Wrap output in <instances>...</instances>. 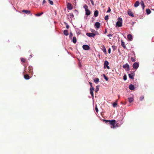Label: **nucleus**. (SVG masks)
I'll list each match as a JSON object with an SVG mask.
<instances>
[{"label": "nucleus", "instance_id": "a878e982", "mask_svg": "<svg viewBox=\"0 0 154 154\" xmlns=\"http://www.w3.org/2000/svg\"><path fill=\"white\" fill-rule=\"evenodd\" d=\"M146 11L147 14H149L151 13V11L149 9H147L146 10Z\"/></svg>", "mask_w": 154, "mask_h": 154}, {"label": "nucleus", "instance_id": "aec40b11", "mask_svg": "<svg viewBox=\"0 0 154 154\" xmlns=\"http://www.w3.org/2000/svg\"><path fill=\"white\" fill-rule=\"evenodd\" d=\"M133 100L134 99L132 97H130L128 98V101L130 103L132 102L133 101Z\"/></svg>", "mask_w": 154, "mask_h": 154}, {"label": "nucleus", "instance_id": "3c124183", "mask_svg": "<svg viewBox=\"0 0 154 154\" xmlns=\"http://www.w3.org/2000/svg\"><path fill=\"white\" fill-rule=\"evenodd\" d=\"M96 89H97V91H98V90L99 89H98V88H96Z\"/></svg>", "mask_w": 154, "mask_h": 154}, {"label": "nucleus", "instance_id": "4c0bfd02", "mask_svg": "<svg viewBox=\"0 0 154 154\" xmlns=\"http://www.w3.org/2000/svg\"><path fill=\"white\" fill-rule=\"evenodd\" d=\"M21 60L22 62H25V59L23 58H21Z\"/></svg>", "mask_w": 154, "mask_h": 154}, {"label": "nucleus", "instance_id": "f03ea898", "mask_svg": "<svg viewBox=\"0 0 154 154\" xmlns=\"http://www.w3.org/2000/svg\"><path fill=\"white\" fill-rule=\"evenodd\" d=\"M107 121L109 122V123L110 125V127L111 128H114L116 127V126L115 125L116 122L115 120H112L111 121L109 120Z\"/></svg>", "mask_w": 154, "mask_h": 154}, {"label": "nucleus", "instance_id": "c9c22d12", "mask_svg": "<svg viewBox=\"0 0 154 154\" xmlns=\"http://www.w3.org/2000/svg\"><path fill=\"white\" fill-rule=\"evenodd\" d=\"M123 79L125 81L127 79V76H126L125 75L124 76H123Z\"/></svg>", "mask_w": 154, "mask_h": 154}, {"label": "nucleus", "instance_id": "ddd939ff", "mask_svg": "<svg viewBox=\"0 0 154 154\" xmlns=\"http://www.w3.org/2000/svg\"><path fill=\"white\" fill-rule=\"evenodd\" d=\"M128 14L130 16H131L132 17H134L133 13L130 11H128Z\"/></svg>", "mask_w": 154, "mask_h": 154}, {"label": "nucleus", "instance_id": "b1692460", "mask_svg": "<svg viewBox=\"0 0 154 154\" xmlns=\"http://www.w3.org/2000/svg\"><path fill=\"white\" fill-rule=\"evenodd\" d=\"M22 12L26 13V14H30V12L29 11L27 10H23L22 11Z\"/></svg>", "mask_w": 154, "mask_h": 154}, {"label": "nucleus", "instance_id": "37998d69", "mask_svg": "<svg viewBox=\"0 0 154 154\" xmlns=\"http://www.w3.org/2000/svg\"><path fill=\"white\" fill-rule=\"evenodd\" d=\"M90 0L91 1V2L92 4L93 5H94V2L93 0Z\"/></svg>", "mask_w": 154, "mask_h": 154}, {"label": "nucleus", "instance_id": "7c9ffc66", "mask_svg": "<svg viewBox=\"0 0 154 154\" xmlns=\"http://www.w3.org/2000/svg\"><path fill=\"white\" fill-rule=\"evenodd\" d=\"M73 36V34L72 32L70 33L69 35V37L71 39H72V37Z\"/></svg>", "mask_w": 154, "mask_h": 154}, {"label": "nucleus", "instance_id": "39448f33", "mask_svg": "<svg viewBox=\"0 0 154 154\" xmlns=\"http://www.w3.org/2000/svg\"><path fill=\"white\" fill-rule=\"evenodd\" d=\"M109 62L107 60H105L104 63V68H107L108 69H110L109 67L108 66Z\"/></svg>", "mask_w": 154, "mask_h": 154}, {"label": "nucleus", "instance_id": "2eb2a0df", "mask_svg": "<svg viewBox=\"0 0 154 154\" xmlns=\"http://www.w3.org/2000/svg\"><path fill=\"white\" fill-rule=\"evenodd\" d=\"M28 72L31 73L32 74V73L33 72L32 71V68L31 66H29L28 67Z\"/></svg>", "mask_w": 154, "mask_h": 154}, {"label": "nucleus", "instance_id": "4be33fe9", "mask_svg": "<svg viewBox=\"0 0 154 154\" xmlns=\"http://www.w3.org/2000/svg\"><path fill=\"white\" fill-rule=\"evenodd\" d=\"M24 78L26 79H29L30 77L28 75H24Z\"/></svg>", "mask_w": 154, "mask_h": 154}, {"label": "nucleus", "instance_id": "ea45409f", "mask_svg": "<svg viewBox=\"0 0 154 154\" xmlns=\"http://www.w3.org/2000/svg\"><path fill=\"white\" fill-rule=\"evenodd\" d=\"M131 60L132 62H134L135 61V59L133 57H131Z\"/></svg>", "mask_w": 154, "mask_h": 154}, {"label": "nucleus", "instance_id": "2f4dec72", "mask_svg": "<svg viewBox=\"0 0 154 154\" xmlns=\"http://www.w3.org/2000/svg\"><path fill=\"white\" fill-rule=\"evenodd\" d=\"M48 1H49V2L50 4L51 5H53V2L52 1H51V0H48Z\"/></svg>", "mask_w": 154, "mask_h": 154}, {"label": "nucleus", "instance_id": "423d86ee", "mask_svg": "<svg viewBox=\"0 0 154 154\" xmlns=\"http://www.w3.org/2000/svg\"><path fill=\"white\" fill-rule=\"evenodd\" d=\"M100 23L97 22L95 23L94 26L95 29L97 30L100 28Z\"/></svg>", "mask_w": 154, "mask_h": 154}, {"label": "nucleus", "instance_id": "a18cd8bd", "mask_svg": "<svg viewBox=\"0 0 154 154\" xmlns=\"http://www.w3.org/2000/svg\"><path fill=\"white\" fill-rule=\"evenodd\" d=\"M112 35L111 34H109L107 35V36H108L109 37H112Z\"/></svg>", "mask_w": 154, "mask_h": 154}, {"label": "nucleus", "instance_id": "9d476101", "mask_svg": "<svg viewBox=\"0 0 154 154\" xmlns=\"http://www.w3.org/2000/svg\"><path fill=\"white\" fill-rule=\"evenodd\" d=\"M94 88L93 87H91L90 88V93L92 97H94V93H93V91L94 90Z\"/></svg>", "mask_w": 154, "mask_h": 154}, {"label": "nucleus", "instance_id": "4468645a", "mask_svg": "<svg viewBox=\"0 0 154 154\" xmlns=\"http://www.w3.org/2000/svg\"><path fill=\"white\" fill-rule=\"evenodd\" d=\"M68 18H71L72 19L74 17V15L72 13H70L68 15Z\"/></svg>", "mask_w": 154, "mask_h": 154}, {"label": "nucleus", "instance_id": "6ab92c4d", "mask_svg": "<svg viewBox=\"0 0 154 154\" xmlns=\"http://www.w3.org/2000/svg\"><path fill=\"white\" fill-rule=\"evenodd\" d=\"M94 15L95 17H97L98 15V11L97 10L95 11L94 12Z\"/></svg>", "mask_w": 154, "mask_h": 154}, {"label": "nucleus", "instance_id": "e433bc0d", "mask_svg": "<svg viewBox=\"0 0 154 154\" xmlns=\"http://www.w3.org/2000/svg\"><path fill=\"white\" fill-rule=\"evenodd\" d=\"M103 76L104 77V79L108 81V78L105 76L104 74H103Z\"/></svg>", "mask_w": 154, "mask_h": 154}, {"label": "nucleus", "instance_id": "393cba45", "mask_svg": "<svg viewBox=\"0 0 154 154\" xmlns=\"http://www.w3.org/2000/svg\"><path fill=\"white\" fill-rule=\"evenodd\" d=\"M129 77L131 79H134V75L133 74H130L128 75Z\"/></svg>", "mask_w": 154, "mask_h": 154}, {"label": "nucleus", "instance_id": "7ed1b4c3", "mask_svg": "<svg viewBox=\"0 0 154 154\" xmlns=\"http://www.w3.org/2000/svg\"><path fill=\"white\" fill-rule=\"evenodd\" d=\"M83 7L85 9L86 14L87 16L90 15L91 14V12L88 10V6L86 5H84Z\"/></svg>", "mask_w": 154, "mask_h": 154}, {"label": "nucleus", "instance_id": "c03bdc74", "mask_svg": "<svg viewBox=\"0 0 154 154\" xmlns=\"http://www.w3.org/2000/svg\"><path fill=\"white\" fill-rule=\"evenodd\" d=\"M108 53L109 54H110V52H111V49L110 48H109L108 50Z\"/></svg>", "mask_w": 154, "mask_h": 154}, {"label": "nucleus", "instance_id": "09e8293b", "mask_svg": "<svg viewBox=\"0 0 154 154\" xmlns=\"http://www.w3.org/2000/svg\"><path fill=\"white\" fill-rule=\"evenodd\" d=\"M92 32H95V31L94 30H92L91 31Z\"/></svg>", "mask_w": 154, "mask_h": 154}, {"label": "nucleus", "instance_id": "de8ad7c7", "mask_svg": "<svg viewBox=\"0 0 154 154\" xmlns=\"http://www.w3.org/2000/svg\"><path fill=\"white\" fill-rule=\"evenodd\" d=\"M89 83L90 84V85L91 87H93V86H92V83H91V82H90Z\"/></svg>", "mask_w": 154, "mask_h": 154}, {"label": "nucleus", "instance_id": "72a5a7b5", "mask_svg": "<svg viewBox=\"0 0 154 154\" xmlns=\"http://www.w3.org/2000/svg\"><path fill=\"white\" fill-rule=\"evenodd\" d=\"M144 97L143 96H142L140 97V101H142L144 99Z\"/></svg>", "mask_w": 154, "mask_h": 154}, {"label": "nucleus", "instance_id": "f704fd0d", "mask_svg": "<svg viewBox=\"0 0 154 154\" xmlns=\"http://www.w3.org/2000/svg\"><path fill=\"white\" fill-rule=\"evenodd\" d=\"M105 20H107L108 19V15H107L104 18Z\"/></svg>", "mask_w": 154, "mask_h": 154}, {"label": "nucleus", "instance_id": "603ef678", "mask_svg": "<svg viewBox=\"0 0 154 154\" xmlns=\"http://www.w3.org/2000/svg\"><path fill=\"white\" fill-rule=\"evenodd\" d=\"M105 121H106V120H105ZM107 120H106V121L107 122H108L107 121Z\"/></svg>", "mask_w": 154, "mask_h": 154}, {"label": "nucleus", "instance_id": "58836bf2", "mask_svg": "<svg viewBox=\"0 0 154 154\" xmlns=\"http://www.w3.org/2000/svg\"><path fill=\"white\" fill-rule=\"evenodd\" d=\"M111 11V9H110V8L109 7L108 8V10L106 12L107 13L110 12Z\"/></svg>", "mask_w": 154, "mask_h": 154}, {"label": "nucleus", "instance_id": "c756f323", "mask_svg": "<svg viewBox=\"0 0 154 154\" xmlns=\"http://www.w3.org/2000/svg\"><path fill=\"white\" fill-rule=\"evenodd\" d=\"M43 14V12H42L39 14H35V15L37 16H40L41 15Z\"/></svg>", "mask_w": 154, "mask_h": 154}, {"label": "nucleus", "instance_id": "20e7f679", "mask_svg": "<svg viewBox=\"0 0 154 154\" xmlns=\"http://www.w3.org/2000/svg\"><path fill=\"white\" fill-rule=\"evenodd\" d=\"M123 68L127 71H128L130 70L129 66L128 63H126L125 64L123 65Z\"/></svg>", "mask_w": 154, "mask_h": 154}, {"label": "nucleus", "instance_id": "dca6fc26", "mask_svg": "<svg viewBox=\"0 0 154 154\" xmlns=\"http://www.w3.org/2000/svg\"><path fill=\"white\" fill-rule=\"evenodd\" d=\"M129 88L131 90H134V86L133 85L131 84L129 86Z\"/></svg>", "mask_w": 154, "mask_h": 154}, {"label": "nucleus", "instance_id": "1a4fd4ad", "mask_svg": "<svg viewBox=\"0 0 154 154\" xmlns=\"http://www.w3.org/2000/svg\"><path fill=\"white\" fill-rule=\"evenodd\" d=\"M82 48L85 50H88L90 49V47L88 45H83L82 46Z\"/></svg>", "mask_w": 154, "mask_h": 154}, {"label": "nucleus", "instance_id": "8fccbe9b", "mask_svg": "<svg viewBox=\"0 0 154 154\" xmlns=\"http://www.w3.org/2000/svg\"><path fill=\"white\" fill-rule=\"evenodd\" d=\"M107 32L106 29H105V31L104 32V34H106Z\"/></svg>", "mask_w": 154, "mask_h": 154}, {"label": "nucleus", "instance_id": "473e14b6", "mask_svg": "<svg viewBox=\"0 0 154 154\" xmlns=\"http://www.w3.org/2000/svg\"><path fill=\"white\" fill-rule=\"evenodd\" d=\"M117 105V103H114L113 104V106L114 107H115Z\"/></svg>", "mask_w": 154, "mask_h": 154}, {"label": "nucleus", "instance_id": "a211bd4d", "mask_svg": "<svg viewBox=\"0 0 154 154\" xmlns=\"http://www.w3.org/2000/svg\"><path fill=\"white\" fill-rule=\"evenodd\" d=\"M139 5V2L138 1H136L134 4V6L136 8Z\"/></svg>", "mask_w": 154, "mask_h": 154}, {"label": "nucleus", "instance_id": "cd10ccee", "mask_svg": "<svg viewBox=\"0 0 154 154\" xmlns=\"http://www.w3.org/2000/svg\"><path fill=\"white\" fill-rule=\"evenodd\" d=\"M121 45L124 48H126V46L125 45V42H124L122 41Z\"/></svg>", "mask_w": 154, "mask_h": 154}, {"label": "nucleus", "instance_id": "bb28decb", "mask_svg": "<svg viewBox=\"0 0 154 154\" xmlns=\"http://www.w3.org/2000/svg\"><path fill=\"white\" fill-rule=\"evenodd\" d=\"M103 49H102V50L103 52H104L105 53H106V49L104 47V46L103 45Z\"/></svg>", "mask_w": 154, "mask_h": 154}, {"label": "nucleus", "instance_id": "f257e3e1", "mask_svg": "<svg viewBox=\"0 0 154 154\" xmlns=\"http://www.w3.org/2000/svg\"><path fill=\"white\" fill-rule=\"evenodd\" d=\"M122 19L121 17H119L118 21L116 23V26L118 27H120L122 26Z\"/></svg>", "mask_w": 154, "mask_h": 154}, {"label": "nucleus", "instance_id": "f3484780", "mask_svg": "<svg viewBox=\"0 0 154 154\" xmlns=\"http://www.w3.org/2000/svg\"><path fill=\"white\" fill-rule=\"evenodd\" d=\"M141 6L142 7V9L144 10L145 8V5L143 2L142 1L140 3Z\"/></svg>", "mask_w": 154, "mask_h": 154}, {"label": "nucleus", "instance_id": "6e6552de", "mask_svg": "<svg viewBox=\"0 0 154 154\" xmlns=\"http://www.w3.org/2000/svg\"><path fill=\"white\" fill-rule=\"evenodd\" d=\"M86 35L89 37H94L96 35V34L93 33H87Z\"/></svg>", "mask_w": 154, "mask_h": 154}, {"label": "nucleus", "instance_id": "79ce46f5", "mask_svg": "<svg viewBox=\"0 0 154 154\" xmlns=\"http://www.w3.org/2000/svg\"><path fill=\"white\" fill-rule=\"evenodd\" d=\"M95 110H96V111L97 112H98V108H97V106H96V107H95Z\"/></svg>", "mask_w": 154, "mask_h": 154}, {"label": "nucleus", "instance_id": "5701e85b", "mask_svg": "<svg viewBox=\"0 0 154 154\" xmlns=\"http://www.w3.org/2000/svg\"><path fill=\"white\" fill-rule=\"evenodd\" d=\"M64 34L66 36H67L68 35V32L67 30H64L63 31Z\"/></svg>", "mask_w": 154, "mask_h": 154}, {"label": "nucleus", "instance_id": "9b49d317", "mask_svg": "<svg viewBox=\"0 0 154 154\" xmlns=\"http://www.w3.org/2000/svg\"><path fill=\"white\" fill-rule=\"evenodd\" d=\"M67 8L69 10H71L72 9V6L70 3H67Z\"/></svg>", "mask_w": 154, "mask_h": 154}, {"label": "nucleus", "instance_id": "f8f14e48", "mask_svg": "<svg viewBox=\"0 0 154 154\" xmlns=\"http://www.w3.org/2000/svg\"><path fill=\"white\" fill-rule=\"evenodd\" d=\"M127 38L129 41H131L133 39L132 36L130 34L128 35Z\"/></svg>", "mask_w": 154, "mask_h": 154}, {"label": "nucleus", "instance_id": "412c9836", "mask_svg": "<svg viewBox=\"0 0 154 154\" xmlns=\"http://www.w3.org/2000/svg\"><path fill=\"white\" fill-rule=\"evenodd\" d=\"M72 41L73 42V43L74 44L76 42L77 40L76 38L75 37H73L72 40Z\"/></svg>", "mask_w": 154, "mask_h": 154}, {"label": "nucleus", "instance_id": "c85d7f7f", "mask_svg": "<svg viewBox=\"0 0 154 154\" xmlns=\"http://www.w3.org/2000/svg\"><path fill=\"white\" fill-rule=\"evenodd\" d=\"M94 82L96 83H97L98 82H99V79L98 78H96L94 80Z\"/></svg>", "mask_w": 154, "mask_h": 154}, {"label": "nucleus", "instance_id": "49530a36", "mask_svg": "<svg viewBox=\"0 0 154 154\" xmlns=\"http://www.w3.org/2000/svg\"><path fill=\"white\" fill-rule=\"evenodd\" d=\"M46 2V1H45V0H43V2H42V4H44Z\"/></svg>", "mask_w": 154, "mask_h": 154}, {"label": "nucleus", "instance_id": "0eeeda50", "mask_svg": "<svg viewBox=\"0 0 154 154\" xmlns=\"http://www.w3.org/2000/svg\"><path fill=\"white\" fill-rule=\"evenodd\" d=\"M139 66V63L137 62H135L134 63L133 65V68L135 69H137Z\"/></svg>", "mask_w": 154, "mask_h": 154}, {"label": "nucleus", "instance_id": "a19ab883", "mask_svg": "<svg viewBox=\"0 0 154 154\" xmlns=\"http://www.w3.org/2000/svg\"><path fill=\"white\" fill-rule=\"evenodd\" d=\"M66 28L67 29H69V26L66 23Z\"/></svg>", "mask_w": 154, "mask_h": 154}]
</instances>
